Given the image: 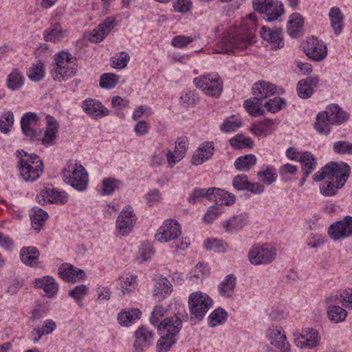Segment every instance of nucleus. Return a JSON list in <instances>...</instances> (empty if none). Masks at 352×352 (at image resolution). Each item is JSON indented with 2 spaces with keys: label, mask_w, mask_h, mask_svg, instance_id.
<instances>
[{
  "label": "nucleus",
  "mask_w": 352,
  "mask_h": 352,
  "mask_svg": "<svg viewBox=\"0 0 352 352\" xmlns=\"http://www.w3.org/2000/svg\"><path fill=\"white\" fill-rule=\"evenodd\" d=\"M255 28H248L244 23L222 38L220 47L223 53L234 52L236 50H244L254 42Z\"/></svg>",
  "instance_id": "nucleus-1"
},
{
  "label": "nucleus",
  "mask_w": 352,
  "mask_h": 352,
  "mask_svg": "<svg viewBox=\"0 0 352 352\" xmlns=\"http://www.w3.org/2000/svg\"><path fill=\"white\" fill-rule=\"evenodd\" d=\"M349 119L346 112L336 104L329 105L325 111L319 112L316 116L314 129L320 134L327 135L330 132V126L341 124Z\"/></svg>",
  "instance_id": "nucleus-2"
},
{
  "label": "nucleus",
  "mask_w": 352,
  "mask_h": 352,
  "mask_svg": "<svg viewBox=\"0 0 352 352\" xmlns=\"http://www.w3.org/2000/svg\"><path fill=\"white\" fill-rule=\"evenodd\" d=\"M55 64L50 67V73L56 81H65L73 77L77 71L76 58L65 52H60L54 58Z\"/></svg>",
  "instance_id": "nucleus-3"
},
{
  "label": "nucleus",
  "mask_w": 352,
  "mask_h": 352,
  "mask_svg": "<svg viewBox=\"0 0 352 352\" xmlns=\"http://www.w3.org/2000/svg\"><path fill=\"white\" fill-rule=\"evenodd\" d=\"M61 175L63 181L76 190L84 191L87 189L88 173L81 164L68 166L67 169L62 171Z\"/></svg>",
  "instance_id": "nucleus-4"
},
{
  "label": "nucleus",
  "mask_w": 352,
  "mask_h": 352,
  "mask_svg": "<svg viewBox=\"0 0 352 352\" xmlns=\"http://www.w3.org/2000/svg\"><path fill=\"white\" fill-rule=\"evenodd\" d=\"M213 300L205 293L195 292L188 297L190 319L201 320L212 307Z\"/></svg>",
  "instance_id": "nucleus-5"
},
{
  "label": "nucleus",
  "mask_w": 352,
  "mask_h": 352,
  "mask_svg": "<svg viewBox=\"0 0 352 352\" xmlns=\"http://www.w3.org/2000/svg\"><path fill=\"white\" fill-rule=\"evenodd\" d=\"M193 82L210 96L219 98L223 91V81L217 73H211L195 78Z\"/></svg>",
  "instance_id": "nucleus-6"
},
{
  "label": "nucleus",
  "mask_w": 352,
  "mask_h": 352,
  "mask_svg": "<svg viewBox=\"0 0 352 352\" xmlns=\"http://www.w3.org/2000/svg\"><path fill=\"white\" fill-rule=\"evenodd\" d=\"M276 256V250L268 244L254 245L248 253L250 262L254 265L272 263Z\"/></svg>",
  "instance_id": "nucleus-7"
},
{
  "label": "nucleus",
  "mask_w": 352,
  "mask_h": 352,
  "mask_svg": "<svg viewBox=\"0 0 352 352\" xmlns=\"http://www.w3.org/2000/svg\"><path fill=\"white\" fill-rule=\"evenodd\" d=\"M327 166L328 179L337 183V188H342L349 177L350 166L343 162H331Z\"/></svg>",
  "instance_id": "nucleus-8"
},
{
  "label": "nucleus",
  "mask_w": 352,
  "mask_h": 352,
  "mask_svg": "<svg viewBox=\"0 0 352 352\" xmlns=\"http://www.w3.org/2000/svg\"><path fill=\"white\" fill-rule=\"evenodd\" d=\"M188 318L186 313L181 316H173L166 318L158 326L159 334L176 338V336L182 328V322L186 321Z\"/></svg>",
  "instance_id": "nucleus-9"
},
{
  "label": "nucleus",
  "mask_w": 352,
  "mask_h": 352,
  "mask_svg": "<svg viewBox=\"0 0 352 352\" xmlns=\"http://www.w3.org/2000/svg\"><path fill=\"white\" fill-rule=\"evenodd\" d=\"M181 233V226L177 221L170 219L164 221L157 230L155 237L160 243H166L178 238Z\"/></svg>",
  "instance_id": "nucleus-10"
},
{
  "label": "nucleus",
  "mask_w": 352,
  "mask_h": 352,
  "mask_svg": "<svg viewBox=\"0 0 352 352\" xmlns=\"http://www.w3.org/2000/svg\"><path fill=\"white\" fill-rule=\"evenodd\" d=\"M329 237L336 241L352 236V217L347 215L343 219L333 223L328 228Z\"/></svg>",
  "instance_id": "nucleus-11"
},
{
  "label": "nucleus",
  "mask_w": 352,
  "mask_h": 352,
  "mask_svg": "<svg viewBox=\"0 0 352 352\" xmlns=\"http://www.w3.org/2000/svg\"><path fill=\"white\" fill-rule=\"evenodd\" d=\"M136 222V217L131 206H126L122 210L116 219V230L120 234H128Z\"/></svg>",
  "instance_id": "nucleus-12"
},
{
  "label": "nucleus",
  "mask_w": 352,
  "mask_h": 352,
  "mask_svg": "<svg viewBox=\"0 0 352 352\" xmlns=\"http://www.w3.org/2000/svg\"><path fill=\"white\" fill-rule=\"evenodd\" d=\"M37 201L45 205L47 203L63 204L68 200L67 194L64 191H58L54 188L45 187L36 196Z\"/></svg>",
  "instance_id": "nucleus-13"
},
{
  "label": "nucleus",
  "mask_w": 352,
  "mask_h": 352,
  "mask_svg": "<svg viewBox=\"0 0 352 352\" xmlns=\"http://www.w3.org/2000/svg\"><path fill=\"white\" fill-rule=\"evenodd\" d=\"M304 48L306 55L316 61L322 60L327 54L326 45L324 42L316 38L307 41Z\"/></svg>",
  "instance_id": "nucleus-14"
},
{
  "label": "nucleus",
  "mask_w": 352,
  "mask_h": 352,
  "mask_svg": "<svg viewBox=\"0 0 352 352\" xmlns=\"http://www.w3.org/2000/svg\"><path fill=\"white\" fill-rule=\"evenodd\" d=\"M260 34L273 50L280 49L284 46L283 29L280 28L272 30L267 26H263L260 30Z\"/></svg>",
  "instance_id": "nucleus-15"
},
{
  "label": "nucleus",
  "mask_w": 352,
  "mask_h": 352,
  "mask_svg": "<svg viewBox=\"0 0 352 352\" xmlns=\"http://www.w3.org/2000/svg\"><path fill=\"white\" fill-rule=\"evenodd\" d=\"M304 333L305 335H300L295 339L297 346L301 349H313L319 344L321 337L317 330L307 328Z\"/></svg>",
  "instance_id": "nucleus-16"
},
{
  "label": "nucleus",
  "mask_w": 352,
  "mask_h": 352,
  "mask_svg": "<svg viewBox=\"0 0 352 352\" xmlns=\"http://www.w3.org/2000/svg\"><path fill=\"white\" fill-rule=\"evenodd\" d=\"M18 167L20 170L21 176L26 182L36 181L43 172V163H40L36 166H30L25 163V160L21 158L19 161Z\"/></svg>",
  "instance_id": "nucleus-17"
},
{
  "label": "nucleus",
  "mask_w": 352,
  "mask_h": 352,
  "mask_svg": "<svg viewBox=\"0 0 352 352\" xmlns=\"http://www.w3.org/2000/svg\"><path fill=\"white\" fill-rule=\"evenodd\" d=\"M83 111L91 116L92 118L98 119L109 115V110L102 105V102L96 99L87 98L82 102Z\"/></svg>",
  "instance_id": "nucleus-18"
},
{
  "label": "nucleus",
  "mask_w": 352,
  "mask_h": 352,
  "mask_svg": "<svg viewBox=\"0 0 352 352\" xmlns=\"http://www.w3.org/2000/svg\"><path fill=\"white\" fill-rule=\"evenodd\" d=\"M58 274L67 282H74L76 279L85 280V272L73 265L63 263L58 268Z\"/></svg>",
  "instance_id": "nucleus-19"
},
{
  "label": "nucleus",
  "mask_w": 352,
  "mask_h": 352,
  "mask_svg": "<svg viewBox=\"0 0 352 352\" xmlns=\"http://www.w3.org/2000/svg\"><path fill=\"white\" fill-rule=\"evenodd\" d=\"M214 151V146L212 142H203L192 156V164L195 166L203 164L212 157Z\"/></svg>",
  "instance_id": "nucleus-20"
},
{
  "label": "nucleus",
  "mask_w": 352,
  "mask_h": 352,
  "mask_svg": "<svg viewBox=\"0 0 352 352\" xmlns=\"http://www.w3.org/2000/svg\"><path fill=\"white\" fill-rule=\"evenodd\" d=\"M267 338L272 345L279 349L283 352L289 351V343L287 341L286 336L282 333V328L276 327L269 328L267 331Z\"/></svg>",
  "instance_id": "nucleus-21"
},
{
  "label": "nucleus",
  "mask_w": 352,
  "mask_h": 352,
  "mask_svg": "<svg viewBox=\"0 0 352 352\" xmlns=\"http://www.w3.org/2000/svg\"><path fill=\"white\" fill-rule=\"evenodd\" d=\"M39 120V118L36 113L27 112L23 115L21 119V131L24 135L29 138L31 140L36 136V131L32 126L36 125Z\"/></svg>",
  "instance_id": "nucleus-22"
},
{
  "label": "nucleus",
  "mask_w": 352,
  "mask_h": 352,
  "mask_svg": "<svg viewBox=\"0 0 352 352\" xmlns=\"http://www.w3.org/2000/svg\"><path fill=\"white\" fill-rule=\"evenodd\" d=\"M135 336L134 347L139 351L149 347L153 341V333L145 327H139L135 333Z\"/></svg>",
  "instance_id": "nucleus-23"
},
{
  "label": "nucleus",
  "mask_w": 352,
  "mask_h": 352,
  "mask_svg": "<svg viewBox=\"0 0 352 352\" xmlns=\"http://www.w3.org/2000/svg\"><path fill=\"white\" fill-rule=\"evenodd\" d=\"M45 119L47 127L44 132L43 137L41 139V142L43 145L49 146L55 144L56 133L58 129V123L56 119L50 115H47Z\"/></svg>",
  "instance_id": "nucleus-24"
},
{
  "label": "nucleus",
  "mask_w": 352,
  "mask_h": 352,
  "mask_svg": "<svg viewBox=\"0 0 352 352\" xmlns=\"http://www.w3.org/2000/svg\"><path fill=\"white\" fill-rule=\"evenodd\" d=\"M252 91L256 98L262 100L275 94L276 86L270 82L259 80L254 84Z\"/></svg>",
  "instance_id": "nucleus-25"
},
{
  "label": "nucleus",
  "mask_w": 352,
  "mask_h": 352,
  "mask_svg": "<svg viewBox=\"0 0 352 352\" xmlns=\"http://www.w3.org/2000/svg\"><path fill=\"white\" fill-rule=\"evenodd\" d=\"M115 26V19L107 17L103 23L99 24L91 33V40L99 43L102 41Z\"/></svg>",
  "instance_id": "nucleus-26"
},
{
  "label": "nucleus",
  "mask_w": 352,
  "mask_h": 352,
  "mask_svg": "<svg viewBox=\"0 0 352 352\" xmlns=\"http://www.w3.org/2000/svg\"><path fill=\"white\" fill-rule=\"evenodd\" d=\"M211 199L215 204L219 206H231L235 201L236 197L233 194L221 188H211Z\"/></svg>",
  "instance_id": "nucleus-27"
},
{
  "label": "nucleus",
  "mask_w": 352,
  "mask_h": 352,
  "mask_svg": "<svg viewBox=\"0 0 352 352\" xmlns=\"http://www.w3.org/2000/svg\"><path fill=\"white\" fill-rule=\"evenodd\" d=\"M153 296L159 300L169 296L172 292V285L168 279L164 276H159L155 280Z\"/></svg>",
  "instance_id": "nucleus-28"
},
{
  "label": "nucleus",
  "mask_w": 352,
  "mask_h": 352,
  "mask_svg": "<svg viewBox=\"0 0 352 352\" xmlns=\"http://www.w3.org/2000/svg\"><path fill=\"white\" fill-rule=\"evenodd\" d=\"M236 284V278L234 274L227 275L219 284L218 292L219 295L224 298L232 297Z\"/></svg>",
  "instance_id": "nucleus-29"
},
{
  "label": "nucleus",
  "mask_w": 352,
  "mask_h": 352,
  "mask_svg": "<svg viewBox=\"0 0 352 352\" xmlns=\"http://www.w3.org/2000/svg\"><path fill=\"white\" fill-rule=\"evenodd\" d=\"M284 13V7L282 3L274 1L270 3L263 12L261 14L263 15V19L267 22H272L276 20Z\"/></svg>",
  "instance_id": "nucleus-30"
},
{
  "label": "nucleus",
  "mask_w": 352,
  "mask_h": 352,
  "mask_svg": "<svg viewBox=\"0 0 352 352\" xmlns=\"http://www.w3.org/2000/svg\"><path fill=\"white\" fill-rule=\"evenodd\" d=\"M20 258L25 265L34 267L39 257V251L36 247H23L20 250Z\"/></svg>",
  "instance_id": "nucleus-31"
},
{
  "label": "nucleus",
  "mask_w": 352,
  "mask_h": 352,
  "mask_svg": "<svg viewBox=\"0 0 352 352\" xmlns=\"http://www.w3.org/2000/svg\"><path fill=\"white\" fill-rule=\"evenodd\" d=\"M67 36V32L63 30L60 24L54 23L47 28L43 33V38L45 41L56 43Z\"/></svg>",
  "instance_id": "nucleus-32"
},
{
  "label": "nucleus",
  "mask_w": 352,
  "mask_h": 352,
  "mask_svg": "<svg viewBox=\"0 0 352 352\" xmlns=\"http://www.w3.org/2000/svg\"><path fill=\"white\" fill-rule=\"evenodd\" d=\"M331 26L336 35H339L343 29L344 16L338 7H333L329 12Z\"/></svg>",
  "instance_id": "nucleus-33"
},
{
  "label": "nucleus",
  "mask_w": 352,
  "mask_h": 352,
  "mask_svg": "<svg viewBox=\"0 0 352 352\" xmlns=\"http://www.w3.org/2000/svg\"><path fill=\"white\" fill-rule=\"evenodd\" d=\"M25 77L18 69H13L6 78V86L8 89L14 91L20 89L24 85Z\"/></svg>",
  "instance_id": "nucleus-34"
},
{
  "label": "nucleus",
  "mask_w": 352,
  "mask_h": 352,
  "mask_svg": "<svg viewBox=\"0 0 352 352\" xmlns=\"http://www.w3.org/2000/svg\"><path fill=\"white\" fill-rule=\"evenodd\" d=\"M248 222L246 214L234 215L223 223V226L228 231L239 230L242 229Z\"/></svg>",
  "instance_id": "nucleus-35"
},
{
  "label": "nucleus",
  "mask_w": 352,
  "mask_h": 352,
  "mask_svg": "<svg viewBox=\"0 0 352 352\" xmlns=\"http://www.w3.org/2000/svg\"><path fill=\"white\" fill-rule=\"evenodd\" d=\"M261 101L262 100H259V98L254 96L245 100L243 107L248 113L253 117L262 116L264 114L265 111L263 109V104Z\"/></svg>",
  "instance_id": "nucleus-36"
},
{
  "label": "nucleus",
  "mask_w": 352,
  "mask_h": 352,
  "mask_svg": "<svg viewBox=\"0 0 352 352\" xmlns=\"http://www.w3.org/2000/svg\"><path fill=\"white\" fill-rule=\"evenodd\" d=\"M256 160L254 155L248 154L236 158L234 165L236 170L247 172L256 164Z\"/></svg>",
  "instance_id": "nucleus-37"
},
{
  "label": "nucleus",
  "mask_w": 352,
  "mask_h": 352,
  "mask_svg": "<svg viewBox=\"0 0 352 352\" xmlns=\"http://www.w3.org/2000/svg\"><path fill=\"white\" fill-rule=\"evenodd\" d=\"M123 186V182L119 179L113 177L104 178L102 182L101 194L103 195H111L116 190Z\"/></svg>",
  "instance_id": "nucleus-38"
},
{
  "label": "nucleus",
  "mask_w": 352,
  "mask_h": 352,
  "mask_svg": "<svg viewBox=\"0 0 352 352\" xmlns=\"http://www.w3.org/2000/svg\"><path fill=\"white\" fill-rule=\"evenodd\" d=\"M302 164V171L306 175H309L315 169L317 162L314 155L309 151H305L302 153L299 161Z\"/></svg>",
  "instance_id": "nucleus-39"
},
{
  "label": "nucleus",
  "mask_w": 352,
  "mask_h": 352,
  "mask_svg": "<svg viewBox=\"0 0 352 352\" xmlns=\"http://www.w3.org/2000/svg\"><path fill=\"white\" fill-rule=\"evenodd\" d=\"M142 312L138 309L124 311L118 314V320L122 326L128 327L141 317Z\"/></svg>",
  "instance_id": "nucleus-40"
},
{
  "label": "nucleus",
  "mask_w": 352,
  "mask_h": 352,
  "mask_svg": "<svg viewBox=\"0 0 352 352\" xmlns=\"http://www.w3.org/2000/svg\"><path fill=\"white\" fill-rule=\"evenodd\" d=\"M47 218L48 214L44 210L38 207H34L32 209L30 219L32 226L35 230H39Z\"/></svg>",
  "instance_id": "nucleus-41"
},
{
  "label": "nucleus",
  "mask_w": 352,
  "mask_h": 352,
  "mask_svg": "<svg viewBox=\"0 0 352 352\" xmlns=\"http://www.w3.org/2000/svg\"><path fill=\"white\" fill-rule=\"evenodd\" d=\"M327 316L332 322L337 324L345 320L347 311L340 306L331 305L327 308Z\"/></svg>",
  "instance_id": "nucleus-42"
},
{
  "label": "nucleus",
  "mask_w": 352,
  "mask_h": 352,
  "mask_svg": "<svg viewBox=\"0 0 352 352\" xmlns=\"http://www.w3.org/2000/svg\"><path fill=\"white\" fill-rule=\"evenodd\" d=\"M118 285V288L123 294L130 293L137 286V276L135 275L120 276Z\"/></svg>",
  "instance_id": "nucleus-43"
},
{
  "label": "nucleus",
  "mask_w": 352,
  "mask_h": 352,
  "mask_svg": "<svg viewBox=\"0 0 352 352\" xmlns=\"http://www.w3.org/2000/svg\"><path fill=\"white\" fill-rule=\"evenodd\" d=\"M211 188H193L188 197V201L192 204L201 202L204 197L208 200L211 199Z\"/></svg>",
  "instance_id": "nucleus-44"
},
{
  "label": "nucleus",
  "mask_w": 352,
  "mask_h": 352,
  "mask_svg": "<svg viewBox=\"0 0 352 352\" xmlns=\"http://www.w3.org/2000/svg\"><path fill=\"white\" fill-rule=\"evenodd\" d=\"M227 311L219 307L214 309L208 317V324L210 327H214L217 325L223 324L226 322L228 318Z\"/></svg>",
  "instance_id": "nucleus-45"
},
{
  "label": "nucleus",
  "mask_w": 352,
  "mask_h": 352,
  "mask_svg": "<svg viewBox=\"0 0 352 352\" xmlns=\"http://www.w3.org/2000/svg\"><path fill=\"white\" fill-rule=\"evenodd\" d=\"M303 25V19L298 13H293L287 22V32L292 36H296Z\"/></svg>",
  "instance_id": "nucleus-46"
},
{
  "label": "nucleus",
  "mask_w": 352,
  "mask_h": 352,
  "mask_svg": "<svg viewBox=\"0 0 352 352\" xmlns=\"http://www.w3.org/2000/svg\"><path fill=\"white\" fill-rule=\"evenodd\" d=\"M274 124V121L271 119H265L264 120L258 122L256 124L252 126L251 131L252 133L257 136H265L270 134L269 127Z\"/></svg>",
  "instance_id": "nucleus-47"
},
{
  "label": "nucleus",
  "mask_w": 352,
  "mask_h": 352,
  "mask_svg": "<svg viewBox=\"0 0 352 352\" xmlns=\"http://www.w3.org/2000/svg\"><path fill=\"white\" fill-rule=\"evenodd\" d=\"M230 145L236 149L243 148H252L253 140L249 137H245L243 134H237L229 140Z\"/></svg>",
  "instance_id": "nucleus-48"
},
{
  "label": "nucleus",
  "mask_w": 352,
  "mask_h": 352,
  "mask_svg": "<svg viewBox=\"0 0 352 352\" xmlns=\"http://www.w3.org/2000/svg\"><path fill=\"white\" fill-rule=\"evenodd\" d=\"M45 74L43 64L38 61L29 69L27 76L32 81L39 82L43 79Z\"/></svg>",
  "instance_id": "nucleus-49"
},
{
  "label": "nucleus",
  "mask_w": 352,
  "mask_h": 352,
  "mask_svg": "<svg viewBox=\"0 0 352 352\" xmlns=\"http://www.w3.org/2000/svg\"><path fill=\"white\" fill-rule=\"evenodd\" d=\"M161 338L157 342V352H167L177 343V338H173L165 335H160Z\"/></svg>",
  "instance_id": "nucleus-50"
},
{
  "label": "nucleus",
  "mask_w": 352,
  "mask_h": 352,
  "mask_svg": "<svg viewBox=\"0 0 352 352\" xmlns=\"http://www.w3.org/2000/svg\"><path fill=\"white\" fill-rule=\"evenodd\" d=\"M119 77L111 73L103 74L100 76V86L107 89H113L118 82Z\"/></svg>",
  "instance_id": "nucleus-51"
},
{
  "label": "nucleus",
  "mask_w": 352,
  "mask_h": 352,
  "mask_svg": "<svg viewBox=\"0 0 352 352\" xmlns=\"http://www.w3.org/2000/svg\"><path fill=\"white\" fill-rule=\"evenodd\" d=\"M285 105V100L280 97H275L273 99H270L263 104V107L267 109V111L271 113H276L281 110Z\"/></svg>",
  "instance_id": "nucleus-52"
},
{
  "label": "nucleus",
  "mask_w": 352,
  "mask_h": 352,
  "mask_svg": "<svg viewBox=\"0 0 352 352\" xmlns=\"http://www.w3.org/2000/svg\"><path fill=\"white\" fill-rule=\"evenodd\" d=\"M296 91L298 96L302 99L310 98L313 94V88L305 80H300L297 85Z\"/></svg>",
  "instance_id": "nucleus-53"
},
{
  "label": "nucleus",
  "mask_w": 352,
  "mask_h": 352,
  "mask_svg": "<svg viewBox=\"0 0 352 352\" xmlns=\"http://www.w3.org/2000/svg\"><path fill=\"white\" fill-rule=\"evenodd\" d=\"M89 294V289L85 285H79L69 292V296L76 302L82 300Z\"/></svg>",
  "instance_id": "nucleus-54"
},
{
  "label": "nucleus",
  "mask_w": 352,
  "mask_h": 352,
  "mask_svg": "<svg viewBox=\"0 0 352 352\" xmlns=\"http://www.w3.org/2000/svg\"><path fill=\"white\" fill-rule=\"evenodd\" d=\"M129 60V54L121 52L111 58V66L116 69H123L127 65Z\"/></svg>",
  "instance_id": "nucleus-55"
},
{
  "label": "nucleus",
  "mask_w": 352,
  "mask_h": 352,
  "mask_svg": "<svg viewBox=\"0 0 352 352\" xmlns=\"http://www.w3.org/2000/svg\"><path fill=\"white\" fill-rule=\"evenodd\" d=\"M333 151L340 155L352 154V143L344 140L337 141L333 145Z\"/></svg>",
  "instance_id": "nucleus-56"
},
{
  "label": "nucleus",
  "mask_w": 352,
  "mask_h": 352,
  "mask_svg": "<svg viewBox=\"0 0 352 352\" xmlns=\"http://www.w3.org/2000/svg\"><path fill=\"white\" fill-rule=\"evenodd\" d=\"M241 126V122L234 117L224 120L220 126V129L225 133H230L236 131Z\"/></svg>",
  "instance_id": "nucleus-57"
},
{
  "label": "nucleus",
  "mask_w": 352,
  "mask_h": 352,
  "mask_svg": "<svg viewBox=\"0 0 352 352\" xmlns=\"http://www.w3.org/2000/svg\"><path fill=\"white\" fill-rule=\"evenodd\" d=\"M341 188H337V183L333 181H325L320 186V192L324 196H333L336 194L338 189Z\"/></svg>",
  "instance_id": "nucleus-58"
},
{
  "label": "nucleus",
  "mask_w": 352,
  "mask_h": 352,
  "mask_svg": "<svg viewBox=\"0 0 352 352\" xmlns=\"http://www.w3.org/2000/svg\"><path fill=\"white\" fill-rule=\"evenodd\" d=\"M44 281V292L47 294L48 297L54 296L58 290V285L56 283L54 278L52 276H45Z\"/></svg>",
  "instance_id": "nucleus-59"
},
{
  "label": "nucleus",
  "mask_w": 352,
  "mask_h": 352,
  "mask_svg": "<svg viewBox=\"0 0 352 352\" xmlns=\"http://www.w3.org/2000/svg\"><path fill=\"white\" fill-rule=\"evenodd\" d=\"M165 309L162 305H156L150 317L151 323L158 329V326L162 322V318L164 316Z\"/></svg>",
  "instance_id": "nucleus-60"
},
{
  "label": "nucleus",
  "mask_w": 352,
  "mask_h": 352,
  "mask_svg": "<svg viewBox=\"0 0 352 352\" xmlns=\"http://www.w3.org/2000/svg\"><path fill=\"white\" fill-rule=\"evenodd\" d=\"M188 140L186 138H179L175 142V153L178 155L179 159H183L188 148Z\"/></svg>",
  "instance_id": "nucleus-61"
},
{
  "label": "nucleus",
  "mask_w": 352,
  "mask_h": 352,
  "mask_svg": "<svg viewBox=\"0 0 352 352\" xmlns=\"http://www.w3.org/2000/svg\"><path fill=\"white\" fill-rule=\"evenodd\" d=\"M248 178L245 174L238 175L232 179L233 187L238 190H246L248 188Z\"/></svg>",
  "instance_id": "nucleus-62"
},
{
  "label": "nucleus",
  "mask_w": 352,
  "mask_h": 352,
  "mask_svg": "<svg viewBox=\"0 0 352 352\" xmlns=\"http://www.w3.org/2000/svg\"><path fill=\"white\" fill-rule=\"evenodd\" d=\"M194 40L195 38L190 36L178 35L172 39L171 43L175 47L183 48L186 47Z\"/></svg>",
  "instance_id": "nucleus-63"
},
{
  "label": "nucleus",
  "mask_w": 352,
  "mask_h": 352,
  "mask_svg": "<svg viewBox=\"0 0 352 352\" xmlns=\"http://www.w3.org/2000/svg\"><path fill=\"white\" fill-rule=\"evenodd\" d=\"M204 247L208 250H212L214 252H220L226 251L223 242L218 239H208L205 241Z\"/></svg>",
  "instance_id": "nucleus-64"
}]
</instances>
